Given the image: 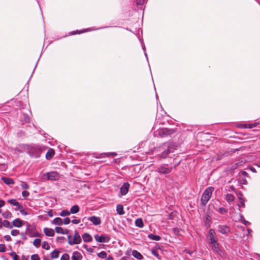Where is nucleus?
<instances>
[{
  "label": "nucleus",
  "mask_w": 260,
  "mask_h": 260,
  "mask_svg": "<svg viewBox=\"0 0 260 260\" xmlns=\"http://www.w3.org/2000/svg\"><path fill=\"white\" fill-rule=\"evenodd\" d=\"M68 243L70 245H73L74 244H80L82 242V239L80 237L79 234L78 233L77 230L75 231L74 235L73 236V238L72 239V236L71 235L68 236Z\"/></svg>",
  "instance_id": "nucleus-3"
},
{
  "label": "nucleus",
  "mask_w": 260,
  "mask_h": 260,
  "mask_svg": "<svg viewBox=\"0 0 260 260\" xmlns=\"http://www.w3.org/2000/svg\"><path fill=\"white\" fill-rule=\"evenodd\" d=\"M11 235L12 236H16L18 235L19 234V232L17 230H13L11 231Z\"/></svg>",
  "instance_id": "nucleus-41"
},
{
  "label": "nucleus",
  "mask_w": 260,
  "mask_h": 260,
  "mask_svg": "<svg viewBox=\"0 0 260 260\" xmlns=\"http://www.w3.org/2000/svg\"><path fill=\"white\" fill-rule=\"evenodd\" d=\"M231 188L232 190L234 191L235 190V188H234V187L233 186H231Z\"/></svg>",
  "instance_id": "nucleus-64"
},
{
  "label": "nucleus",
  "mask_w": 260,
  "mask_h": 260,
  "mask_svg": "<svg viewBox=\"0 0 260 260\" xmlns=\"http://www.w3.org/2000/svg\"><path fill=\"white\" fill-rule=\"evenodd\" d=\"M132 255L138 259H142L143 258L142 255L137 250H133L132 252Z\"/></svg>",
  "instance_id": "nucleus-23"
},
{
  "label": "nucleus",
  "mask_w": 260,
  "mask_h": 260,
  "mask_svg": "<svg viewBox=\"0 0 260 260\" xmlns=\"http://www.w3.org/2000/svg\"><path fill=\"white\" fill-rule=\"evenodd\" d=\"M136 226L139 228H143L144 226V223L142 218H138L135 220Z\"/></svg>",
  "instance_id": "nucleus-27"
},
{
  "label": "nucleus",
  "mask_w": 260,
  "mask_h": 260,
  "mask_svg": "<svg viewBox=\"0 0 260 260\" xmlns=\"http://www.w3.org/2000/svg\"><path fill=\"white\" fill-rule=\"evenodd\" d=\"M51 211L48 212V215L50 217H52L53 216L52 214L51 213Z\"/></svg>",
  "instance_id": "nucleus-61"
},
{
  "label": "nucleus",
  "mask_w": 260,
  "mask_h": 260,
  "mask_svg": "<svg viewBox=\"0 0 260 260\" xmlns=\"http://www.w3.org/2000/svg\"><path fill=\"white\" fill-rule=\"evenodd\" d=\"M172 170V167H168L166 165H161L159 166L156 169V171L159 173L162 174L167 176L170 174Z\"/></svg>",
  "instance_id": "nucleus-5"
},
{
  "label": "nucleus",
  "mask_w": 260,
  "mask_h": 260,
  "mask_svg": "<svg viewBox=\"0 0 260 260\" xmlns=\"http://www.w3.org/2000/svg\"><path fill=\"white\" fill-rule=\"evenodd\" d=\"M238 198V200L240 201L244 200V199L242 198L243 195L242 193L239 191L237 193Z\"/></svg>",
  "instance_id": "nucleus-46"
},
{
  "label": "nucleus",
  "mask_w": 260,
  "mask_h": 260,
  "mask_svg": "<svg viewBox=\"0 0 260 260\" xmlns=\"http://www.w3.org/2000/svg\"><path fill=\"white\" fill-rule=\"evenodd\" d=\"M29 194V193L26 190L23 191L22 192V195L23 197L26 198L27 197Z\"/></svg>",
  "instance_id": "nucleus-47"
},
{
  "label": "nucleus",
  "mask_w": 260,
  "mask_h": 260,
  "mask_svg": "<svg viewBox=\"0 0 260 260\" xmlns=\"http://www.w3.org/2000/svg\"><path fill=\"white\" fill-rule=\"evenodd\" d=\"M6 250V247L4 244H0V252H4Z\"/></svg>",
  "instance_id": "nucleus-44"
},
{
  "label": "nucleus",
  "mask_w": 260,
  "mask_h": 260,
  "mask_svg": "<svg viewBox=\"0 0 260 260\" xmlns=\"http://www.w3.org/2000/svg\"><path fill=\"white\" fill-rule=\"evenodd\" d=\"M174 133V131L173 129H169L168 128H162L159 131V134L161 137L170 135Z\"/></svg>",
  "instance_id": "nucleus-9"
},
{
  "label": "nucleus",
  "mask_w": 260,
  "mask_h": 260,
  "mask_svg": "<svg viewBox=\"0 0 260 260\" xmlns=\"http://www.w3.org/2000/svg\"><path fill=\"white\" fill-rule=\"evenodd\" d=\"M82 257V255L78 251H74L73 253L71 258L72 260H81Z\"/></svg>",
  "instance_id": "nucleus-15"
},
{
  "label": "nucleus",
  "mask_w": 260,
  "mask_h": 260,
  "mask_svg": "<svg viewBox=\"0 0 260 260\" xmlns=\"http://www.w3.org/2000/svg\"><path fill=\"white\" fill-rule=\"evenodd\" d=\"M80 208L78 205H74L71 209L70 214H76L79 211Z\"/></svg>",
  "instance_id": "nucleus-26"
},
{
  "label": "nucleus",
  "mask_w": 260,
  "mask_h": 260,
  "mask_svg": "<svg viewBox=\"0 0 260 260\" xmlns=\"http://www.w3.org/2000/svg\"><path fill=\"white\" fill-rule=\"evenodd\" d=\"M31 260H40V258L37 254H35L31 256Z\"/></svg>",
  "instance_id": "nucleus-39"
},
{
  "label": "nucleus",
  "mask_w": 260,
  "mask_h": 260,
  "mask_svg": "<svg viewBox=\"0 0 260 260\" xmlns=\"http://www.w3.org/2000/svg\"><path fill=\"white\" fill-rule=\"evenodd\" d=\"M83 247H84V248H85L87 250H88V248H87L88 246H87V245L84 244V245H83Z\"/></svg>",
  "instance_id": "nucleus-60"
},
{
  "label": "nucleus",
  "mask_w": 260,
  "mask_h": 260,
  "mask_svg": "<svg viewBox=\"0 0 260 260\" xmlns=\"http://www.w3.org/2000/svg\"><path fill=\"white\" fill-rule=\"evenodd\" d=\"M59 256V252L57 250H54L51 253V257L53 258H57Z\"/></svg>",
  "instance_id": "nucleus-32"
},
{
  "label": "nucleus",
  "mask_w": 260,
  "mask_h": 260,
  "mask_svg": "<svg viewBox=\"0 0 260 260\" xmlns=\"http://www.w3.org/2000/svg\"><path fill=\"white\" fill-rule=\"evenodd\" d=\"M20 186L22 187V188L24 189H27L29 188L28 185L25 182H21Z\"/></svg>",
  "instance_id": "nucleus-36"
},
{
  "label": "nucleus",
  "mask_w": 260,
  "mask_h": 260,
  "mask_svg": "<svg viewBox=\"0 0 260 260\" xmlns=\"http://www.w3.org/2000/svg\"><path fill=\"white\" fill-rule=\"evenodd\" d=\"M130 185L128 183H124L120 188V193L122 196L125 195L128 191Z\"/></svg>",
  "instance_id": "nucleus-10"
},
{
  "label": "nucleus",
  "mask_w": 260,
  "mask_h": 260,
  "mask_svg": "<svg viewBox=\"0 0 260 260\" xmlns=\"http://www.w3.org/2000/svg\"><path fill=\"white\" fill-rule=\"evenodd\" d=\"M94 238L97 242H100V243L108 242L110 239V238L109 236H108L106 235H104V234H102L101 235H99L98 234L95 235L94 236Z\"/></svg>",
  "instance_id": "nucleus-7"
},
{
  "label": "nucleus",
  "mask_w": 260,
  "mask_h": 260,
  "mask_svg": "<svg viewBox=\"0 0 260 260\" xmlns=\"http://www.w3.org/2000/svg\"><path fill=\"white\" fill-rule=\"evenodd\" d=\"M250 170H251L252 172H256L255 169L254 168H253V167H251V168H250Z\"/></svg>",
  "instance_id": "nucleus-59"
},
{
  "label": "nucleus",
  "mask_w": 260,
  "mask_h": 260,
  "mask_svg": "<svg viewBox=\"0 0 260 260\" xmlns=\"http://www.w3.org/2000/svg\"><path fill=\"white\" fill-rule=\"evenodd\" d=\"M218 231L222 234H226L230 232V228L225 225H219L218 226Z\"/></svg>",
  "instance_id": "nucleus-12"
},
{
  "label": "nucleus",
  "mask_w": 260,
  "mask_h": 260,
  "mask_svg": "<svg viewBox=\"0 0 260 260\" xmlns=\"http://www.w3.org/2000/svg\"><path fill=\"white\" fill-rule=\"evenodd\" d=\"M145 0H136L137 5L138 6H141L144 3Z\"/></svg>",
  "instance_id": "nucleus-42"
},
{
  "label": "nucleus",
  "mask_w": 260,
  "mask_h": 260,
  "mask_svg": "<svg viewBox=\"0 0 260 260\" xmlns=\"http://www.w3.org/2000/svg\"><path fill=\"white\" fill-rule=\"evenodd\" d=\"M3 216L5 218L10 219V218H11L12 217V215L10 211H7L5 212L3 214Z\"/></svg>",
  "instance_id": "nucleus-29"
},
{
  "label": "nucleus",
  "mask_w": 260,
  "mask_h": 260,
  "mask_svg": "<svg viewBox=\"0 0 260 260\" xmlns=\"http://www.w3.org/2000/svg\"><path fill=\"white\" fill-rule=\"evenodd\" d=\"M120 260H126V258H125V257H122V258H121V259H120Z\"/></svg>",
  "instance_id": "nucleus-63"
},
{
  "label": "nucleus",
  "mask_w": 260,
  "mask_h": 260,
  "mask_svg": "<svg viewBox=\"0 0 260 260\" xmlns=\"http://www.w3.org/2000/svg\"><path fill=\"white\" fill-rule=\"evenodd\" d=\"M82 238L84 242H90L92 241L91 236L88 233H84L82 235Z\"/></svg>",
  "instance_id": "nucleus-17"
},
{
  "label": "nucleus",
  "mask_w": 260,
  "mask_h": 260,
  "mask_svg": "<svg viewBox=\"0 0 260 260\" xmlns=\"http://www.w3.org/2000/svg\"><path fill=\"white\" fill-rule=\"evenodd\" d=\"M3 226V221L2 219L0 218V229L2 228Z\"/></svg>",
  "instance_id": "nucleus-58"
},
{
  "label": "nucleus",
  "mask_w": 260,
  "mask_h": 260,
  "mask_svg": "<svg viewBox=\"0 0 260 260\" xmlns=\"http://www.w3.org/2000/svg\"><path fill=\"white\" fill-rule=\"evenodd\" d=\"M88 220L90 221L95 225H98L101 223V218L95 216L89 217Z\"/></svg>",
  "instance_id": "nucleus-11"
},
{
  "label": "nucleus",
  "mask_w": 260,
  "mask_h": 260,
  "mask_svg": "<svg viewBox=\"0 0 260 260\" xmlns=\"http://www.w3.org/2000/svg\"><path fill=\"white\" fill-rule=\"evenodd\" d=\"M41 240L40 239H35L33 242L34 245L36 247H39L41 245Z\"/></svg>",
  "instance_id": "nucleus-31"
},
{
  "label": "nucleus",
  "mask_w": 260,
  "mask_h": 260,
  "mask_svg": "<svg viewBox=\"0 0 260 260\" xmlns=\"http://www.w3.org/2000/svg\"><path fill=\"white\" fill-rule=\"evenodd\" d=\"M5 204L4 201L0 200V208L3 207Z\"/></svg>",
  "instance_id": "nucleus-52"
},
{
  "label": "nucleus",
  "mask_w": 260,
  "mask_h": 260,
  "mask_svg": "<svg viewBox=\"0 0 260 260\" xmlns=\"http://www.w3.org/2000/svg\"><path fill=\"white\" fill-rule=\"evenodd\" d=\"M143 50H144V51H145V56L146 57V58H147V55L146 53L145 52V47L144 46L143 47Z\"/></svg>",
  "instance_id": "nucleus-57"
},
{
  "label": "nucleus",
  "mask_w": 260,
  "mask_h": 260,
  "mask_svg": "<svg viewBox=\"0 0 260 260\" xmlns=\"http://www.w3.org/2000/svg\"><path fill=\"white\" fill-rule=\"evenodd\" d=\"M72 222L73 224H78L80 222V219H73V220H72Z\"/></svg>",
  "instance_id": "nucleus-49"
},
{
  "label": "nucleus",
  "mask_w": 260,
  "mask_h": 260,
  "mask_svg": "<svg viewBox=\"0 0 260 260\" xmlns=\"http://www.w3.org/2000/svg\"><path fill=\"white\" fill-rule=\"evenodd\" d=\"M148 237L153 240L154 241H159L161 239V237L160 236L155 235L153 234H150L148 235Z\"/></svg>",
  "instance_id": "nucleus-25"
},
{
  "label": "nucleus",
  "mask_w": 260,
  "mask_h": 260,
  "mask_svg": "<svg viewBox=\"0 0 260 260\" xmlns=\"http://www.w3.org/2000/svg\"><path fill=\"white\" fill-rule=\"evenodd\" d=\"M173 145L169 142L164 143L161 146L157 148L158 152H161L159 154L160 157L165 158L170 152H173Z\"/></svg>",
  "instance_id": "nucleus-1"
},
{
  "label": "nucleus",
  "mask_w": 260,
  "mask_h": 260,
  "mask_svg": "<svg viewBox=\"0 0 260 260\" xmlns=\"http://www.w3.org/2000/svg\"><path fill=\"white\" fill-rule=\"evenodd\" d=\"M151 252H152V254L154 256H155L156 257H157L158 259L159 258V254H158V252L156 250L152 249Z\"/></svg>",
  "instance_id": "nucleus-40"
},
{
  "label": "nucleus",
  "mask_w": 260,
  "mask_h": 260,
  "mask_svg": "<svg viewBox=\"0 0 260 260\" xmlns=\"http://www.w3.org/2000/svg\"><path fill=\"white\" fill-rule=\"evenodd\" d=\"M55 230L58 234H67L69 233L68 230H63L61 227L57 226L55 228Z\"/></svg>",
  "instance_id": "nucleus-20"
},
{
  "label": "nucleus",
  "mask_w": 260,
  "mask_h": 260,
  "mask_svg": "<svg viewBox=\"0 0 260 260\" xmlns=\"http://www.w3.org/2000/svg\"><path fill=\"white\" fill-rule=\"evenodd\" d=\"M44 234L49 237H52L54 235V231L51 228H45L44 229Z\"/></svg>",
  "instance_id": "nucleus-14"
},
{
  "label": "nucleus",
  "mask_w": 260,
  "mask_h": 260,
  "mask_svg": "<svg viewBox=\"0 0 260 260\" xmlns=\"http://www.w3.org/2000/svg\"><path fill=\"white\" fill-rule=\"evenodd\" d=\"M8 202L14 206L17 207L18 209H20L22 208V206L15 199H10L8 200Z\"/></svg>",
  "instance_id": "nucleus-16"
},
{
  "label": "nucleus",
  "mask_w": 260,
  "mask_h": 260,
  "mask_svg": "<svg viewBox=\"0 0 260 260\" xmlns=\"http://www.w3.org/2000/svg\"><path fill=\"white\" fill-rule=\"evenodd\" d=\"M44 177H46L47 180H56L59 179V175L56 172H50L44 174Z\"/></svg>",
  "instance_id": "nucleus-6"
},
{
  "label": "nucleus",
  "mask_w": 260,
  "mask_h": 260,
  "mask_svg": "<svg viewBox=\"0 0 260 260\" xmlns=\"http://www.w3.org/2000/svg\"><path fill=\"white\" fill-rule=\"evenodd\" d=\"M116 211L119 215H123L124 214L123 207L122 205L119 204L117 206Z\"/></svg>",
  "instance_id": "nucleus-24"
},
{
  "label": "nucleus",
  "mask_w": 260,
  "mask_h": 260,
  "mask_svg": "<svg viewBox=\"0 0 260 260\" xmlns=\"http://www.w3.org/2000/svg\"><path fill=\"white\" fill-rule=\"evenodd\" d=\"M2 180L7 185H12L14 183L13 180L11 178L3 177L2 178Z\"/></svg>",
  "instance_id": "nucleus-19"
},
{
  "label": "nucleus",
  "mask_w": 260,
  "mask_h": 260,
  "mask_svg": "<svg viewBox=\"0 0 260 260\" xmlns=\"http://www.w3.org/2000/svg\"><path fill=\"white\" fill-rule=\"evenodd\" d=\"M70 215V211L68 210H62L59 214V215L62 217L69 216Z\"/></svg>",
  "instance_id": "nucleus-33"
},
{
  "label": "nucleus",
  "mask_w": 260,
  "mask_h": 260,
  "mask_svg": "<svg viewBox=\"0 0 260 260\" xmlns=\"http://www.w3.org/2000/svg\"><path fill=\"white\" fill-rule=\"evenodd\" d=\"M10 255L13 258L14 255H16L17 254H16L15 252L13 251L10 253Z\"/></svg>",
  "instance_id": "nucleus-54"
},
{
  "label": "nucleus",
  "mask_w": 260,
  "mask_h": 260,
  "mask_svg": "<svg viewBox=\"0 0 260 260\" xmlns=\"http://www.w3.org/2000/svg\"><path fill=\"white\" fill-rule=\"evenodd\" d=\"M210 247L211 249L216 253L220 254L221 250L219 247V243L217 241L209 242Z\"/></svg>",
  "instance_id": "nucleus-8"
},
{
  "label": "nucleus",
  "mask_w": 260,
  "mask_h": 260,
  "mask_svg": "<svg viewBox=\"0 0 260 260\" xmlns=\"http://www.w3.org/2000/svg\"><path fill=\"white\" fill-rule=\"evenodd\" d=\"M234 199L235 198L233 194L230 193L226 194L225 199L229 204L234 202Z\"/></svg>",
  "instance_id": "nucleus-28"
},
{
  "label": "nucleus",
  "mask_w": 260,
  "mask_h": 260,
  "mask_svg": "<svg viewBox=\"0 0 260 260\" xmlns=\"http://www.w3.org/2000/svg\"><path fill=\"white\" fill-rule=\"evenodd\" d=\"M24 117L25 118V122H28L29 121V118L28 116L24 115Z\"/></svg>",
  "instance_id": "nucleus-51"
},
{
  "label": "nucleus",
  "mask_w": 260,
  "mask_h": 260,
  "mask_svg": "<svg viewBox=\"0 0 260 260\" xmlns=\"http://www.w3.org/2000/svg\"><path fill=\"white\" fill-rule=\"evenodd\" d=\"M4 238L7 241H9L11 240V238L9 235L5 236Z\"/></svg>",
  "instance_id": "nucleus-50"
},
{
  "label": "nucleus",
  "mask_w": 260,
  "mask_h": 260,
  "mask_svg": "<svg viewBox=\"0 0 260 260\" xmlns=\"http://www.w3.org/2000/svg\"><path fill=\"white\" fill-rule=\"evenodd\" d=\"M218 211L220 213L223 214L227 212V210L224 208L221 207L219 208Z\"/></svg>",
  "instance_id": "nucleus-43"
},
{
  "label": "nucleus",
  "mask_w": 260,
  "mask_h": 260,
  "mask_svg": "<svg viewBox=\"0 0 260 260\" xmlns=\"http://www.w3.org/2000/svg\"><path fill=\"white\" fill-rule=\"evenodd\" d=\"M98 256L101 258H106L107 257V253L105 251H102L98 254Z\"/></svg>",
  "instance_id": "nucleus-35"
},
{
  "label": "nucleus",
  "mask_w": 260,
  "mask_h": 260,
  "mask_svg": "<svg viewBox=\"0 0 260 260\" xmlns=\"http://www.w3.org/2000/svg\"><path fill=\"white\" fill-rule=\"evenodd\" d=\"M22 260H27V258H26V259H24V258H25V256H24V255H23V256H22Z\"/></svg>",
  "instance_id": "nucleus-62"
},
{
  "label": "nucleus",
  "mask_w": 260,
  "mask_h": 260,
  "mask_svg": "<svg viewBox=\"0 0 260 260\" xmlns=\"http://www.w3.org/2000/svg\"><path fill=\"white\" fill-rule=\"evenodd\" d=\"M239 202L240 203L238 204V206L239 208L245 207L244 200L240 201Z\"/></svg>",
  "instance_id": "nucleus-48"
},
{
  "label": "nucleus",
  "mask_w": 260,
  "mask_h": 260,
  "mask_svg": "<svg viewBox=\"0 0 260 260\" xmlns=\"http://www.w3.org/2000/svg\"><path fill=\"white\" fill-rule=\"evenodd\" d=\"M208 237L209 242H212L217 241L216 239V233L213 229H210L209 231Z\"/></svg>",
  "instance_id": "nucleus-13"
},
{
  "label": "nucleus",
  "mask_w": 260,
  "mask_h": 260,
  "mask_svg": "<svg viewBox=\"0 0 260 260\" xmlns=\"http://www.w3.org/2000/svg\"><path fill=\"white\" fill-rule=\"evenodd\" d=\"M13 259V260H20V259L19 258V257L17 255H14Z\"/></svg>",
  "instance_id": "nucleus-55"
},
{
  "label": "nucleus",
  "mask_w": 260,
  "mask_h": 260,
  "mask_svg": "<svg viewBox=\"0 0 260 260\" xmlns=\"http://www.w3.org/2000/svg\"><path fill=\"white\" fill-rule=\"evenodd\" d=\"M213 190V187H208L205 190L201 199V204L203 206H205L207 205L211 197Z\"/></svg>",
  "instance_id": "nucleus-2"
},
{
  "label": "nucleus",
  "mask_w": 260,
  "mask_h": 260,
  "mask_svg": "<svg viewBox=\"0 0 260 260\" xmlns=\"http://www.w3.org/2000/svg\"><path fill=\"white\" fill-rule=\"evenodd\" d=\"M54 150L53 149H49L46 154V159L48 160L51 159L54 155Z\"/></svg>",
  "instance_id": "nucleus-18"
},
{
  "label": "nucleus",
  "mask_w": 260,
  "mask_h": 260,
  "mask_svg": "<svg viewBox=\"0 0 260 260\" xmlns=\"http://www.w3.org/2000/svg\"><path fill=\"white\" fill-rule=\"evenodd\" d=\"M20 209V212L22 214H23V215H27V213L26 212H25L24 210L21 209Z\"/></svg>",
  "instance_id": "nucleus-53"
},
{
  "label": "nucleus",
  "mask_w": 260,
  "mask_h": 260,
  "mask_svg": "<svg viewBox=\"0 0 260 260\" xmlns=\"http://www.w3.org/2000/svg\"><path fill=\"white\" fill-rule=\"evenodd\" d=\"M71 222L70 219L68 217L65 218L63 219V222L64 224H69Z\"/></svg>",
  "instance_id": "nucleus-45"
},
{
  "label": "nucleus",
  "mask_w": 260,
  "mask_h": 260,
  "mask_svg": "<svg viewBox=\"0 0 260 260\" xmlns=\"http://www.w3.org/2000/svg\"><path fill=\"white\" fill-rule=\"evenodd\" d=\"M3 225L9 229H12L13 227L12 225L10 224V222L7 220H5L3 221Z\"/></svg>",
  "instance_id": "nucleus-30"
},
{
  "label": "nucleus",
  "mask_w": 260,
  "mask_h": 260,
  "mask_svg": "<svg viewBox=\"0 0 260 260\" xmlns=\"http://www.w3.org/2000/svg\"><path fill=\"white\" fill-rule=\"evenodd\" d=\"M243 223H244L245 225H248V224H250V222H248V221H246V220H244V221H243Z\"/></svg>",
  "instance_id": "nucleus-56"
},
{
  "label": "nucleus",
  "mask_w": 260,
  "mask_h": 260,
  "mask_svg": "<svg viewBox=\"0 0 260 260\" xmlns=\"http://www.w3.org/2000/svg\"><path fill=\"white\" fill-rule=\"evenodd\" d=\"M106 155L107 157H114L117 155L116 153L115 152H108V153H104L101 154V155Z\"/></svg>",
  "instance_id": "nucleus-34"
},
{
  "label": "nucleus",
  "mask_w": 260,
  "mask_h": 260,
  "mask_svg": "<svg viewBox=\"0 0 260 260\" xmlns=\"http://www.w3.org/2000/svg\"><path fill=\"white\" fill-rule=\"evenodd\" d=\"M13 224L14 226L20 228L22 225V221L19 218H17L13 220Z\"/></svg>",
  "instance_id": "nucleus-22"
},
{
  "label": "nucleus",
  "mask_w": 260,
  "mask_h": 260,
  "mask_svg": "<svg viewBox=\"0 0 260 260\" xmlns=\"http://www.w3.org/2000/svg\"><path fill=\"white\" fill-rule=\"evenodd\" d=\"M51 223L55 225H60L63 224L62 220L61 218L59 217H56L54 218L52 221Z\"/></svg>",
  "instance_id": "nucleus-21"
},
{
  "label": "nucleus",
  "mask_w": 260,
  "mask_h": 260,
  "mask_svg": "<svg viewBox=\"0 0 260 260\" xmlns=\"http://www.w3.org/2000/svg\"><path fill=\"white\" fill-rule=\"evenodd\" d=\"M42 248L46 250H49L50 246L47 242H44L42 244Z\"/></svg>",
  "instance_id": "nucleus-38"
},
{
  "label": "nucleus",
  "mask_w": 260,
  "mask_h": 260,
  "mask_svg": "<svg viewBox=\"0 0 260 260\" xmlns=\"http://www.w3.org/2000/svg\"><path fill=\"white\" fill-rule=\"evenodd\" d=\"M28 153L30 156L38 158L41 153V149L37 146H31L28 150Z\"/></svg>",
  "instance_id": "nucleus-4"
},
{
  "label": "nucleus",
  "mask_w": 260,
  "mask_h": 260,
  "mask_svg": "<svg viewBox=\"0 0 260 260\" xmlns=\"http://www.w3.org/2000/svg\"><path fill=\"white\" fill-rule=\"evenodd\" d=\"M60 260H70V256L67 253H64L60 258Z\"/></svg>",
  "instance_id": "nucleus-37"
}]
</instances>
